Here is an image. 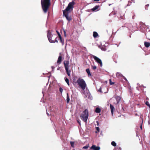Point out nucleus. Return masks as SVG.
I'll use <instances>...</instances> for the list:
<instances>
[{"label":"nucleus","mask_w":150,"mask_h":150,"mask_svg":"<svg viewBox=\"0 0 150 150\" xmlns=\"http://www.w3.org/2000/svg\"><path fill=\"white\" fill-rule=\"evenodd\" d=\"M70 101V98L69 96V95L68 93H67V103H69Z\"/></svg>","instance_id":"nucleus-22"},{"label":"nucleus","mask_w":150,"mask_h":150,"mask_svg":"<svg viewBox=\"0 0 150 150\" xmlns=\"http://www.w3.org/2000/svg\"><path fill=\"white\" fill-rule=\"evenodd\" d=\"M115 99L117 103H118L121 99V97L120 96H117L115 97Z\"/></svg>","instance_id":"nucleus-12"},{"label":"nucleus","mask_w":150,"mask_h":150,"mask_svg":"<svg viewBox=\"0 0 150 150\" xmlns=\"http://www.w3.org/2000/svg\"><path fill=\"white\" fill-rule=\"evenodd\" d=\"M88 146H85L83 147V148L85 149H87L88 148Z\"/></svg>","instance_id":"nucleus-29"},{"label":"nucleus","mask_w":150,"mask_h":150,"mask_svg":"<svg viewBox=\"0 0 150 150\" xmlns=\"http://www.w3.org/2000/svg\"><path fill=\"white\" fill-rule=\"evenodd\" d=\"M96 122H97V125H98V123H99L98 122V121H97Z\"/></svg>","instance_id":"nucleus-38"},{"label":"nucleus","mask_w":150,"mask_h":150,"mask_svg":"<svg viewBox=\"0 0 150 150\" xmlns=\"http://www.w3.org/2000/svg\"><path fill=\"white\" fill-rule=\"evenodd\" d=\"M66 82L68 84V85L69 86V79L66 78V77H65L64 78Z\"/></svg>","instance_id":"nucleus-21"},{"label":"nucleus","mask_w":150,"mask_h":150,"mask_svg":"<svg viewBox=\"0 0 150 150\" xmlns=\"http://www.w3.org/2000/svg\"><path fill=\"white\" fill-rule=\"evenodd\" d=\"M145 103L149 107V108H150V104L148 101H146Z\"/></svg>","instance_id":"nucleus-23"},{"label":"nucleus","mask_w":150,"mask_h":150,"mask_svg":"<svg viewBox=\"0 0 150 150\" xmlns=\"http://www.w3.org/2000/svg\"><path fill=\"white\" fill-rule=\"evenodd\" d=\"M47 36L49 41L50 43H54L55 42H57L58 40V39H59V37H57L55 38V40H52V37H53V35L51 34V32L49 30L48 31L47 33Z\"/></svg>","instance_id":"nucleus-5"},{"label":"nucleus","mask_w":150,"mask_h":150,"mask_svg":"<svg viewBox=\"0 0 150 150\" xmlns=\"http://www.w3.org/2000/svg\"><path fill=\"white\" fill-rule=\"evenodd\" d=\"M111 144L112 145V146H116V143L114 141L112 142Z\"/></svg>","instance_id":"nucleus-24"},{"label":"nucleus","mask_w":150,"mask_h":150,"mask_svg":"<svg viewBox=\"0 0 150 150\" xmlns=\"http://www.w3.org/2000/svg\"><path fill=\"white\" fill-rule=\"evenodd\" d=\"M70 143L71 147H74V142H70Z\"/></svg>","instance_id":"nucleus-25"},{"label":"nucleus","mask_w":150,"mask_h":150,"mask_svg":"<svg viewBox=\"0 0 150 150\" xmlns=\"http://www.w3.org/2000/svg\"><path fill=\"white\" fill-rule=\"evenodd\" d=\"M78 85L83 90L85 89L86 85L85 81L82 79H78L76 81Z\"/></svg>","instance_id":"nucleus-3"},{"label":"nucleus","mask_w":150,"mask_h":150,"mask_svg":"<svg viewBox=\"0 0 150 150\" xmlns=\"http://www.w3.org/2000/svg\"><path fill=\"white\" fill-rule=\"evenodd\" d=\"M56 32L57 33L58 35L59 36V34H60L57 31H56Z\"/></svg>","instance_id":"nucleus-37"},{"label":"nucleus","mask_w":150,"mask_h":150,"mask_svg":"<svg viewBox=\"0 0 150 150\" xmlns=\"http://www.w3.org/2000/svg\"><path fill=\"white\" fill-rule=\"evenodd\" d=\"M140 127V128H141V129H142V125H141Z\"/></svg>","instance_id":"nucleus-39"},{"label":"nucleus","mask_w":150,"mask_h":150,"mask_svg":"<svg viewBox=\"0 0 150 150\" xmlns=\"http://www.w3.org/2000/svg\"><path fill=\"white\" fill-rule=\"evenodd\" d=\"M110 109L111 111V113L112 115H113L114 111L115 110V108L113 106L112 104H110Z\"/></svg>","instance_id":"nucleus-10"},{"label":"nucleus","mask_w":150,"mask_h":150,"mask_svg":"<svg viewBox=\"0 0 150 150\" xmlns=\"http://www.w3.org/2000/svg\"><path fill=\"white\" fill-rule=\"evenodd\" d=\"M99 7V6H96L94 7L92 9V10L93 11H95Z\"/></svg>","instance_id":"nucleus-16"},{"label":"nucleus","mask_w":150,"mask_h":150,"mask_svg":"<svg viewBox=\"0 0 150 150\" xmlns=\"http://www.w3.org/2000/svg\"><path fill=\"white\" fill-rule=\"evenodd\" d=\"M62 60V57L61 56H59L58 57V59L57 61V63L58 64H60L61 63Z\"/></svg>","instance_id":"nucleus-11"},{"label":"nucleus","mask_w":150,"mask_h":150,"mask_svg":"<svg viewBox=\"0 0 150 150\" xmlns=\"http://www.w3.org/2000/svg\"><path fill=\"white\" fill-rule=\"evenodd\" d=\"M86 71L87 72V73L88 75V76L89 77H90V76H91V74L90 72V70L89 69H86Z\"/></svg>","instance_id":"nucleus-13"},{"label":"nucleus","mask_w":150,"mask_h":150,"mask_svg":"<svg viewBox=\"0 0 150 150\" xmlns=\"http://www.w3.org/2000/svg\"><path fill=\"white\" fill-rule=\"evenodd\" d=\"M144 45L146 47H149L150 43L149 42H144Z\"/></svg>","instance_id":"nucleus-18"},{"label":"nucleus","mask_w":150,"mask_h":150,"mask_svg":"<svg viewBox=\"0 0 150 150\" xmlns=\"http://www.w3.org/2000/svg\"><path fill=\"white\" fill-rule=\"evenodd\" d=\"M93 57L96 62L100 64V66L101 67H102V63L101 60L98 57L94 55L93 56Z\"/></svg>","instance_id":"nucleus-6"},{"label":"nucleus","mask_w":150,"mask_h":150,"mask_svg":"<svg viewBox=\"0 0 150 150\" xmlns=\"http://www.w3.org/2000/svg\"><path fill=\"white\" fill-rule=\"evenodd\" d=\"M42 8L45 13H46L50 5V0H41Z\"/></svg>","instance_id":"nucleus-2"},{"label":"nucleus","mask_w":150,"mask_h":150,"mask_svg":"<svg viewBox=\"0 0 150 150\" xmlns=\"http://www.w3.org/2000/svg\"><path fill=\"white\" fill-rule=\"evenodd\" d=\"M81 119L84 122H86L87 121L88 117V110L86 109L83 111L81 115Z\"/></svg>","instance_id":"nucleus-4"},{"label":"nucleus","mask_w":150,"mask_h":150,"mask_svg":"<svg viewBox=\"0 0 150 150\" xmlns=\"http://www.w3.org/2000/svg\"><path fill=\"white\" fill-rule=\"evenodd\" d=\"M149 6V4H147V5H146V6Z\"/></svg>","instance_id":"nucleus-41"},{"label":"nucleus","mask_w":150,"mask_h":150,"mask_svg":"<svg viewBox=\"0 0 150 150\" xmlns=\"http://www.w3.org/2000/svg\"><path fill=\"white\" fill-rule=\"evenodd\" d=\"M93 0L95 1H99L100 0Z\"/></svg>","instance_id":"nucleus-40"},{"label":"nucleus","mask_w":150,"mask_h":150,"mask_svg":"<svg viewBox=\"0 0 150 150\" xmlns=\"http://www.w3.org/2000/svg\"><path fill=\"white\" fill-rule=\"evenodd\" d=\"M64 36L65 37H66V31H65L64 30Z\"/></svg>","instance_id":"nucleus-32"},{"label":"nucleus","mask_w":150,"mask_h":150,"mask_svg":"<svg viewBox=\"0 0 150 150\" xmlns=\"http://www.w3.org/2000/svg\"><path fill=\"white\" fill-rule=\"evenodd\" d=\"M116 76L118 78H120L122 77L125 80L127 81L126 78L124 76H123L122 74L120 73H117L116 74Z\"/></svg>","instance_id":"nucleus-8"},{"label":"nucleus","mask_w":150,"mask_h":150,"mask_svg":"<svg viewBox=\"0 0 150 150\" xmlns=\"http://www.w3.org/2000/svg\"><path fill=\"white\" fill-rule=\"evenodd\" d=\"M63 89L61 87L59 88V91L61 92V93H62L63 92Z\"/></svg>","instance_id":"nucleus-27"},{"label":"nucleus","mask_w":150,"mask_h":150,"mask_svg":"<svg viewBox=\"0 0 150 150\" xmlns=\"http://www.w3.org/2000/svg\"><path fill=\"white\" fill-rule=\"evenodd\" d=\"M44 91L43 90V91H42V93H44Z\"/></svg>","instance_id":"nucleus-42"},{"label":"nucleus","mask_w":150,"mask_h":150,"mask_svg":"<svg viewBox=\"0 0 150 150\" xmlns=\"http://www.w3.org/2000/svg\"><path fill=\"white\" fill-rule=\"evenodd\" d=\"M46 113L47 114V115L49 116V114L47 112V110H46Z\"/></svg>","instance_id":"nucleus-36"},{"label":"nucleus","mask_w":150,"mask_h":150,"mask_svg":"<svg viewBox=\"0 0 150 150\" xmlns=\"http://www.w3.org/2000/svg\"><path fill=\"white\" fill-rule=\"evenodd\" d=\"M109 81H110V85H112L114 83V82H112L111 81V80L110 79L109 80Z\"/></svg>","instance_id":"nucleus-26"},{"label":"nucleus","mask_w":150,"mask_h":150,"mask_svg":"<svg viewBox=\"0 0 150 150\" xmlns=\"http://www.w3.org/2000/svg\"><path fill=\"white\" fill-rule=\"evenodd\" d=\"M77 122L79 123L80 125H81V122L80 120H77Z\"/></svg>","instance_id":"nucleus-33"},{"label":"nucleus","mask_w":150,"mask_h":150,"mask_svg":"<svg viewBox=\"0 0 150 150\" xmlns=\"http://www.w3.org/2000/svg\"><path fill=\"white\" fill-rule=\"evenodd\" d=\"M67 73L68 76H70L71 75V71L69 70V69H65Z\"/></svg>","instance_id":"nucleus-14"},{"label":"nucleus","mask_w":150,"mask_h":150,"mask_svg":"<svg viewBox=\"0 0 150 150\" xmlns=\"http://www.w3.org/2000/svg\"><path fill=\"white\" fill-rule=\"evenodd\" d=\"M74 2L73 1L70 2L66 8L63 11V16H64L69 21L71 20V18L69 16V13L73 10Z\"/></svg>","instance_id":"nucleus-1"},{"label":"nucleus","mask_w":150,"mask_h":150,"mask_svg":"<svg viewBox=\"0 0 150 150\" xmlns=\"http://www.w3.org/2000/svg\"><path fill=\"white\" fill-rule=\"evenodd\" d=\"M91 148L93 150H99L100 148L99 146H97L95 145H93L91 146Z\"/></svg>","instance_id":"nucleus-9"},{"label":"nucleus","mask_w":150,"mask_h":150,"mask_svg":"<svg viewBox=\"0 0 150 150\" xmlns=\"http://www.w3.org/2000/svg\"><path fill=\"white\" fill-rule=\"evenodd\" d=\"M132 2H134V0H129L128 3L127 4V6H130L131 5V4Z\"/></svg>","instance_id":"nucleus-19"},{"label":"nucleus","mask_w":150,"mask_h":150,"mask_svg":"<svg viewBox=\"0 0 150 150\" xmlns=\"http://www.w3.org/2000/svg\"><path fill=\"white\" fill-rule=\"evenodd\" d=\"M51 67L52 69V70H53V69H54L55 67L54 66H52Z\"/></svg>","instance_id":"nucleus-35"},{"label":"nucleus","mask_w":150,"mask_h":150,"mask_svg":"<svg viewBox=\"0 0 150 150\" xmlns=\"http://www.w3.org/2000/svg\"><path fill=\"white\" fill-rule=\"evenodd\" d=\"M92 67L93 69L94 70H95V69H96L97 68L95 66H92Z\"/></svg>","instance_id":"nucleus-28"},{"label":"nucleus","mask_w":150,"mask_h":150,"mask_svg":"<svg viewBox=\"0 0 150 150\" xmlns=\"http://www.w3.org/2000/svg\"><path fill=\"white\" fill-rule=\"evenodd\" d=\"M93 35L94 38H96L98 36V34L96 32H94Z\"/></svg>","instance_id":"nucleus-20"},{"label":"nucleus","mask_w":150,"mask_h":150,"mask_svg":"<svg viewBox=\"0 0 150 150\" xmlns=\"http://www.w3.org/2000/svg\"><path fill=\"white\" fill-rule=\"evenodd\" d=\"M101 50H103V51H105L106 50H105V48H101Z\"/></svg>","instance_id":"nucleus-34"},{"label":"nucleus","mask_w":150,"mask_h":150,"mask_svg":"<svg viewBox=\"0 0 150 150\" xmlns=\"http://www.w3.org/2000/svg\"><path fill=\"white\" fill-rule=\"evenodd\" d=\"M98 91L100 93L102 92L101 91V87H100V88L98 90Z\"/></svg>","instance_id":"nucleus-30"},{"label":"nucleus","mask_w":150,"mask_h":150,"mask_svg":"<svg viewBox=\"0 0 150 150\" xmlns=\"http://www.w3.org/2000/svg\"><path fill=\"white\" fill-rule=\"evenodd\" d=\"M96 130L98 132H99V127H96Z\"/></svg>","instance_id":"nucleus-31"},{"label":"nucleus","mask_w":150,"mask_h":150,"mask_svg":"<svg viewBox=\"0 0 150 150\" xmlns=\"http://www.w3.org/2000/svg\"><path fill=\"white\" fill-rule=\"evenodd\" d=\"M95 112L97 113H99L101 112V110L100 108H97L96 109Z\"/></svg>","instance_id":"nucleus-17"},{"label":"nucleus","mask_w":150,"mask_h":150,"mask_svg":"<svg viewBox=\"0 0 150 150\" xmlns=\"http://www.w3.org/2000/svg\"><path fill=\"white\" fill-rule=\"evenodd\" d=\"M65 69H69V62L68 61H64V62Z\"/></svg>","instance_id":"nucleus-7"},{"label":"nucleus","mask_w":150,"mask_h":150,"mask_svg":"<svg viewBox=\"0 0 150 150\" xmlns=\"http://www.w3.org/2000/svg\"><path fill=\"white\" fill-rule=\"evenodd\" d=\"M59 38L60 39V42L62 43V45H63L64 44V41L62 40V38L60 34H59Z\"/></svg>","instance_id":"nucleus-15"}]
</instances>
